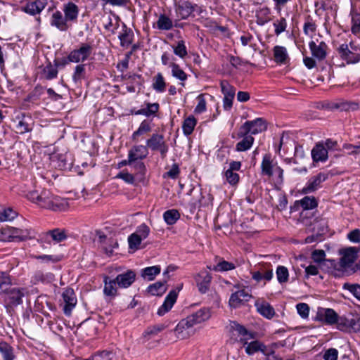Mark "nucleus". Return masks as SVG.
I'll return each mask as SVG.
<instances>
[{
	"label": "nucleus",
	"instance_id": "nucleus-54",
	"mask_svg": "<svg viewBox=\"0 0 360 360\" xmlns=\"http://www.w3.org/2000/svg\"><path fill=\"white\" fill-rule=\"evenodd\" d=\"M18 122L15 126L17 132L19 134H25L31 131V128L30 127L29 124L26 122L25 117L21 119L17 118Z\"/></svg>",
	"mask_w": 360,
	"mask_h": 360
},
{
	"label": "nucleus",
	"instance_id": "nucleus-38",
	"mask_svg": "<svg viewBox=\"0 0 360 360\" xmlns=\"http://www.w3.org/2000/svg\"><path fill=\"white\" fill-rule=\"evenodd\" d=\"M0 353L4 360H14L15 359L13 347L6 342H0Z\"/></svg>",
	"mask_w": 360,
	"mask_h": 360
},
{
	"label": "nucleus",
	"instance_id": "nucleus-28",
	"mask_svg": "<svg viewBox=\"0 0 360 360\" xmlns=\"http://www.w3.org/2000/svg\"><path fill=\"white\" fill-rule=\"evenodd\" d=\"M238 136L243 139L239 141L236 146L237 151H245L251 148L254 142V138L251 135H242L241 127H240Z\"/></svg>",
	"mask_w": 360,
	"mask_h": 360
},
{
	"label": "nucleus",
	"instance_id": "nucleus-1",
	"mask_svg": "<svg viewBox=\"0 0 360 360\" xmlns=\"http://www.w3.org/2000/svg\"><path fill=\"white\" fill-rule=\"evenodd\" d=\"M27 196L30 200L37 204L39 207L53 211L65 210L68 207V202L65 199L54 195L46 189L31 191Z\"/></svg>",
	"mask_w": 360,
	"mask_h": 360
},
{
	"label": "nucleus",
	"instance_id": "nucleus-21",
	"mask_svg": "<svg viewBox=\"0 0 360 360\" xmlns=\"http://www.w3.org/2000/svg\"><path fill=\"white\" fill-rule=\"evenodd\" d=\"M328 152L323 142L317 143L311 150V158L314 162H324L328 160Z\"/></svg>",
	"mask_w": 360,
	"mask_h": 360
},
{
	"label": "nucleus",
	"instance_id": "nucleus-45",
	"mask_svg": "<svg viewBox=\"0 0 360 360\" xmlns=\"http://www.w3.org/2000/svg\"><path fill=\"white\" fill-rule=\"evenodd\" d=\"M276 277L280 283L288 282L289 277V272L288 269L284 266H278L276 269Z\"/></svg>",
	"mask_w": 360,
	"mask_h": 360
},
{
	"label": "nucleus",
	"instance_id": "nucleus-7",
	"mask_svg": "<svg viewBox=\"0 0 360 360\" xmlns=\"http://www.w3.org/2000/svg\"><path fill=\"white\" fill-rule=\"evenodd\" d=\"M220 86L224 94L223 108L225 110H230L233 106V100L236 94V88L226 80L220 82Z\"/></svg>",
	"mask_w": 360,
	"mask_h": 360
},
{
	"label": "nucleus",
	"instance_id": "nucleus-8",
	"mask_svg": "<svg viewBox=\"0 0 360 360\" xmlns=\"http://www.w3.org/2000/svg\"><path fill=\"white\" fill-rule=\"evenodd\" d=\"M230 332L232 333L234 335H237L238 336H240V342L245 346L247 344V341L250 339L255 338V333L247 330V328L238 323L237 321H230Z\"/></svg>",
	"mask_w": 360,
	"mask_h": 360
},
{
	"label": "nucleus",
	"instance_id": "nucleus-50",
	"mask_svg": "<svg viewBox=\"0 0 360 360\" xmlns=\"http://www.w3.org/2000/svg\"><path fill=\"white\" fill-rule=\"evenodd\" d=\"M142 240H143L139 236H138L137 233H133L128 238L129 249L133 250H138Z\"/></svg>",
	"mask_w": 360,
	"mask_h": 360
},
{
	"label": "nucleus",
	"instance_id": "nucleus-5",
	"mask_svg": "<svg viewBox=\"0 0 360 360\" xmlns=\"http://www.w3.org/2000/svg\"><path fill=\"white\" fill-rule=\"evenodd\" d=\"M360 248L349 247L344 248L340 251L342 255L340 259V265L343 269H350L355 264V261L358 259V253Z\"/></svg>",
	"mask_w": 360,
	"mask_h": 360
},
{
	"label": "nucleus",
	"instance_id": "nucleus-42",
	"mask_svg": "<svg viewBox=\"0 0 360 360\" xmlns=\"http://www.w3.org/2000/svg\"><path fill=\"white\" fill-rule=\"evenodd\" d=\"M133 37L134 34L130 30L124 29L123 32L119 35L121 46L128 47L132 42Z\"/></svg>",
	"mask_w": 360,
	"mask_h": 360
},
{
	"label": "nucleus",
	"instance_id": "nucleus-27",
	"mask_svg": "<svg viewBox=\"0 0 360 360\" xmlns=\"http://www.w3.org/2000/svg\"><path fill=\"white\" fill-rule=\"evenodd\" d=\"M104 288L103 293L105 295L108 297H115L117 294V290L116 288V285H117V281L115 279H110L108 276L104 277Z\"/></svg>",
	"mask_w": 360,
	"mask_h": 360
},
{
	"label": "nucleus",
	"instance_id": "nucleus-14",
	"mask_svg": "<svg viewBox=\"0 0 360 360\" xmlns=\"http://www.w3.org/2000/svg\"><path fill=\"white\" fill-rule=\"evenodd\" d=\"M200 7L198 4H193L190 1H181L176 6V12L182 19H187L195 11H197Z\"/></svg>",
	"mask_w": 360,
	"mask_h": 360
},
{
	"label": "nucleus",
	"instance_id": "nucleus-60",
	"mask_svg": "<svg viewBox=\"0 0 360 360\" xmlns=\"http://www.w3.org/2000/svg\"><path fill=\"white\" fill-rule=\"evenodd\" d=\"M352 33L354 34H358L360 33V13H356L352 16Z\"/></svg>",
	"mask_w": 360,
	"mask_h": 360
},
{
	"label": "nucleus",
	"instance_id": "nucleus-46",
	"mask_svg": "<svg viewBox=\"0 0 360 360\" xmlns=\"http://www.w3.org/2000/svg\"><path fill=\"white\" fill-rule=\"evenodd\" d=\"M158 112V103H148L146 108H143L136 112V115H144L147 117L155 115Z\"/></svg>",
	"mask_w": 360,
	"mask_h": 360
},
{
	"label": "nucleus",
	"instance_id": "nucleus-10",
	"mask_svg": "<svg viewBox=\"0 0 360 360\" xmlns=\"http://www.w3.org/2000/svg\"><path fill=\"white\" fill-rule=\"evenodd\" d=\"M63 312L66 316H70L72 309L75 307L77 300L72 288L65 289L62 293Z\"/></svg>",
	"mask_w": 360,
	"mask_h": 360
},
{
	"label": "nucleus",
	"instance_id": "nucleus-24",
	"mask_svg": "<svg viewBox=\"0 0 360 360\" xmlns=\"http://www.w3.org/2000/svg\"><path fill=\"white\" fill-rule=\"evenodd\" d=\"M210 316L211 314L209 309L202 308L196 312L188 316L187 318L191 321V323L194 326L209 319Z\"/></svg>",
	"mask_w": 360,
	"mask_h": 360
},
{
	"label": "nucleus",
	"instance_id": "nucleus-4",
	"mask_svg": "<svg viewBox=\"0 0 360 360\" xmlns=\"http://www.w3.org/2000/svg\"><path fill=\"white\" fill-rule=\"evenodd\" d=\"M93 52V47L87 43L82 44L79 48L70 52L68 56L69 62L78 63L89 59Z\"/></svg>",
	"mask_w": 360,
	"mask_h": 360
},
{
	"label": "nucleus",
	"instance_id": "nucleus-52",
	"mask_svg": "<svg viewBox=\"0 0 360 360\" xmlns=\"http://www.w3.org/2000/svg\"><path fill=\"white\" fill-rule=\"evenodd\" d=\"M172 76L179 79L181 81H184L187 79V75L185 72L181 70L177 64L172 63Z\"/></svg>",
	"mask_w": 360,
	"mask_h": 360
},
{
	"label": "nucleus",
	"instance_id": "nucleus-51",
	"mask_svg": "<svg viewBox=\"0 0 360 360\" xmlns=\"http://www.w3.org/2000/svg\"><path fill=\"white\" fill-rule=\"evenodd\" d=\"M150 129H151V127H150V122L147 120L143 121L141 123L139 129L136 131L134 132V134L132 135L133 139L135 140L138 136L141 135L148 131H150Z\"/></svg>",
	"mask_w": 360,
	"mask_h": 360
},
{
	"label": "nucleus",
	"instance_id": "nucleus-43",
	"mask_svg": "<svg viewBox=\"0 0 360 360\" xmlns=\"http://www.w3.org/2000/svg\"><path fill=\"white\" fill-rule=\"evenodd\" d=\"M85 65L84 64L77 65L72 75V80L75 83H78L85 77Z\"/></svg>",
	"mask_w": 360,
	"mask_h": 360
},
{
	"label": "nucleus",
	"instance_id": "nucleus-39",
	"mask_svg": "<svg viewBox=\"0 0 360 360\" xmlns=\"http://www.w3.org/2000/svg\"><path fill=\"white\" fill-rule=\"evenodd\" d=\"M46 239L51 237L52 240L56 243H60L66 239L67 235L65 230L60 229H55L49 231L46 233Z\"/></svg>",
	"mask_w": 360,
	"mask_h": 360
},
{
	"label": "nucleus",
	"instance_id": "nucleus-9",
	"mask_svg": "<svg viewBox=\"0 0 360 360\" xmlns=\"http://www.w3.org/2000/svg\"><path fill=\"white\" fill-rule=\"evenodd\" d=\"M187 317L179 321L174 332L170 330L171 335H176L179 338L186 339L194 333L193 326Z\"/></svg>",
	"mask_w": 360,
	"mask_h": 360
},
{
	"label": "nucleus",
	"instance_id": "nucleus-30",
	"mask_svg": "<svg viewBox=\"0 0 360 360\" xmlns=\"http://www.w3.org/2000/svg\"><path fill=\"white\" fill-rule=\"evenodd\" d=\"M274 60L277 63L285 64L289 60L287 50L284 46H276L274 47Z\"/></svg>",
	"mask_w": 360,
	"mask_h": 360
},
{
	"label": "nucleus",
	"instance_id": "nucleus-33",
	"mask_svg": "<svg viewBox=\"0 0 360 360\" xmlns=\"http://www.w3.org/2000/svg\"><path fill=\"white\" fill-rule=\"evenodd\" d=\"M215 261L217 262V267L214 268V271L223 272L233 270L236 268V265L233 262L224 260L222 257L217 256Z\"/></svg>",
	"mask_w": 360,
	"mask_h": 360
},
{
	"label": "nucleus",
	"instance_id": "nucleus-44",
	"mask_svg": "<svg viewBox=\"0 0 360 360\" xmlns=\"http://www.w3.org/2000/svg\"><path fill=\"white\" fill-rule=\"evenodd\" d=\"M344 290H348L352 295L360 301V285L358 283H345L342 285Z\"/></svg>",
	"mask_w": 360,
	"mask_h": 360
},
{
	"label": "nucleus",
	"instance_id": "nucleus-48",
	"mask_svg": "<svg viewBox=\"0 0 360 360\" xmlns=\"http://www.w3.org/2000/svg\"><path fill=\"white\" fill-rule=\"evenodd\" d=\"M17 212L11 208H6L0 212V221H7L14 219Z\"/></svg>",
	"mask_w": 360,
	"mask_h": 360
},
{
	"label": "nucleus",
	"instance_id": "nucleus-55",
	"mask_svg": "<svg viewBox=\"0 0 360 360\" xmlns=\"http://www.w3.org/2000/svg\"><path fill=\"white\" fill-rule=\"evenodd\" d=\"M172 21L165 15H159V30H168L172 27Z\"/></svg>",
	"mask_w": 360,
	"mask_h": 360
},
{
	"label": "nucleus",
	"instance_id": "nucleus-2",
	"mask_svg": "<svg viewBox=\"0 0 360 360\" xmlns=\"http://www.w3.org/2000/svg\"><path fill=\"white\" fill-rule=\"evenodd\" d=\"M4 240L8 241L20 242L34 237V232L30 229H18L13 226H6L1 229Z\"/></svg>",
	"mask_w": 360,
	"mask_h": 360
},
{
	"label": "nucleus",
	"instance_id": "nucleus-16",
	"mask_svg": "<svg viewBox=\"0 0 360 360\" xmlns=\"http://www.w3.org/2000/svg\"><path fill=\"white\" fill-rule=\"evenodd\" d=\"M50 25L52 27H56L61 32H65L70 27V25L67 20L65 19V16L63 13L59 11H55L51 15Z\"/></svg>",
	"mask_w": 360,
	"mask_h": 360
},
{
	"label": "nucleus",
	"instance_id": "nucleus-29",
	"mask_svg": "<svg viewBox=\"0 0 360 360\" xmlns=\"http://www.w3.org/2000/svg\"><path fill=\"white\" fill-rule=\"evenodd\" d=\"M250 295L245 290H238L231 294L229 303L231 306L236 307L240 304L243 301H248Z\"/></svg>",
	"mask_w": 360,
	"mask_h": 360
},
{
	"label": "nucleus",
	"instance_id": "nucleus-18",
	"mask_svg": "<svg viewBox=\"0 0 360 360\" xmlns=\"http://www.w3.org/2000/svg\"><path fill=\"white\" fill-rule=\"evenodd\" d=\"M309 47L312 56L319 60H323L327 55L328 46L324 41L316 44L314 41L309 43Z\"/></svg>",
	"mask_w": 360,
	"mask_h": 360
},
{
	"label": "nucleus",
	"instance_id": "nucleus-49",
	"mask_svg": "<svg viewBox=\"0 0 360 360\" xmlns=\"http://www.w3.org/2000/svg\"><path fill=\"white\" fill-rule=\"evenodd\" d=\"M273 25L275 28L274 33L276 35H279L284 31H285V29L287 27V21L285 18L282 17L280 19L276 20Z\"/></svg>",
	"mask_w": 360,
	"mask_h": 360
},
{
	"label": "nucleus",
	"instance_id": "nucleus-34",
	"mask_svg": "<svg viewBox=\"0 0 360 360\" xmlns=\"http://www.w3.org/2000/svg\"><path fill=\"white\" fill-rule=\"evenodd\" d=\"M197 124V120L193 115H190L184 120L182 124V129L184 135H191Z\"/></svg>",
	"mask_w": 360,
	"mask_h": 360
},
{
	"label": "nucleus",
	"instance_id": "nucleus-25",
	"mask_svg": "<svg viewBox=\"0 0 360 360\" xmlns=\"http://www.w3.org/2000/svg\"><path fill=\"white\" fill-rule=\"evenodd\" d=\"M257 311L264 317L271 319L275 315V310L274 307L267 302L262 301L261 302H257L255 303Z\"/></svg>",
	"mask_w": 360,
	"mask_h": 360
},
{
	"label": "nucleus",
	"instance_id": "nucleus-64",
	"mask_svg": "<svg viewBox=\"0 0 360 360\" xmlns=\"http://www.w3.org/2000/svg\"><path fill=\"white\" fill-rule=\"evenodd\" d=\"M44 72L45 75V77L47 79H52L56 78L58 75V70L56 68L52 66L51 65L46 66L44 70Z\"/></svg>",
	"mask_w": 360,
	"mask_h": 360
},
{
	"label": "nucleus",
	"instance_id": "nucleus-17",
	"mask_svg": "<svg viewBox=\"0 0 360 360\" xmlns=\"http://www.w3.org/2000/svg\"><path fill=\"white\" fill-rule=\"evenodd\" d=\"M252 278L257 282H259L262 280H266L269 281L273 277V269L271 267L270 264H262L259 270L252 273Z\"/></svg>",
	"mask_w": 360,
	"mask_h": 360
},
{
	"label": "nucleus",
	"instance_id": "nucleus-41",
	"mask_svg": "<svg viewBox=\"0 0 360 360\" xmlns=\"http://www.w3.org/2000/svg\"><path fill=\"white\" fill-rule=\"evenodd\" d=\"M141 275L146 281H153L158 276V266H148L143 269Z\"/></svg>",
	"mask_w": 360,
	"mask_h": 360
},
{
	"label": "nucleus",
	"instance_id": "nucleus-40",
	"mask_svg": "<svg viewBox=\"0 0 360 360\" xmlns=\"http://www.w3.org/2000/svg\"><path fill=\"white\" fill-rule=\"evenodd\" d=\"M337 328L344 332H351L352 328V318L348 319L345 316L338 317V321L335 323Z\"/></svg>",
	"mask_w": 360,
	"mask_h": 360
},
{
	"label": "nucleus",
	"instance_id": "nucleus-35",
	"mask_svg": "<svg viewBox=\"0 0 360 360\" xmlns=\"http://www.w3.org/2000/svg\"><path fill=\"white\" fill-rule=\"evenodd\" d=\"M180 217L179 212L175 209L168 210L163 214V219L168 225L174 224L179 219Z\"/></svg>",
	"mask_w": 360,
	"mask_h": 360
},
{
	"label": "nucleus",
	"instance_id": "nucleus-11",
	"mask_svg": "<svg viewBox=\"0 0 360 360\" xmlns=\"http://www.w3.org/2000/svg\"><path fill=\"white\" fill-rule=\"evenodd\" d=\"M338 314L330 308H319L315 320L326 325L333 326L338 321Z\"/></svg>",
	"mask_w": 360,
	"mask_h": 360
},
{
	"label": "nucleus",
	"instance_id": "nucleus-15",
	"mask_svg": "<svg viewBox=\"0 0 360 360\" xmlns=\"http://www.w3.org/2000/svg\"><path fill=\"white\" fill-rule=\"evenodd\" d=\"M302 210L300 212L302 219H310L313 214L308 216V211L316 209L318 207V200L314 196H304L299 200Z\"/></svg>",
	"mask_w": 360,
	"mask_h": 360
},
{
	"label": "nucleus",
	"instance_id": "nucleus-37",
	"mask_svg": "<svg viewBox=\"0 0 360 360\" xmlns=\"http://www.w3.org/2000/svg\"><path fill=\"white\" fill-rule=\"evenodd\" d=\"M126 79L125 85L127 91L135 92L136 86L140 84L141 77L136 75H129L127 77V75L124 77Z\"/></svg>",
	"mask_w": 360,
	"mask_h": 360
},
{
	"label": "nucleus",
	"instance_id": "nucleus-12",
	"mask_svg": "<svg viewBox=\"0 0 360 360\" xmlns=\"http://www.w3.org/2000/svg\"><path fill=\"white\" fill-rule=\"evenodd\" d=\"M194 279L201 294L208 292L212 279L211 274L205 271H200L195 276Z\"/></svg>",
	"mask_w": 360,
	"mask_h": 360
},
{
	"label": "nucleus",
	"instance_id": "nucleus-22",
	"mask_svg": "<svg viewBox=\"0 0 360 360\" xmlns=\"http://www.w3.org/2000/svg\"><path fill=\"white\" fill-rule=\"evenodd\" d=\"M135 278V272L132 270H127L123 274H118L115 278V280L120 288H127L134 282Z\"/></svg>",
	"mask_w": 360,
	"mask_h": 360
},
{
	"label": "nucleus",
	"instance_id": "nucleus-3",
	"mask_svg": "<svg viewBox=\"0 0 360 360\" xmlns=\"http://www.w3.org/2000/svg\"><path fill=\"white\" fill-rule=\"evenodd\" d=\"M338 52L341 59L347 64H355L360 61V48L353 42L341 44L338 48Z\"/></svg>",
	"mask_w": 360,
	"mask_h": 360
},
{
	"label": "nucleus",
	"instance_id": "nucleus-20",
	"mask_svg": "<svg viewBox=\"0 0 360 360\" xmlns=\"http://www.w3.org/2000/svg\"><path fill=\"white\" fill-rule=\"evenodd\" d=\"M47 5V0H35L28 2L22 11L32 15L40 13Z\"/></svg>",
	"mask_w": 360,
	"mask_h": 360
},
{
	"label": "nucleus",
	"instance_id": "nucleus-31",
	"mask_svg": "<svg viewBox=\"0 0 360 360\" xmlns=\"http://www.w3.org/2000/svg\"><path fill=\"white\" fill-rule=\"evenodd\" d=\"M273 162L269 154H265L262 158L261 169L262 174L271 177L273 175Z\"/></svg>",
	"mask_w": 360,
	"mask_h": 360
},
{
	"label": "nucleus",
	"instance_id": "nucleus-57",
	"mask_svg": "<svg viewBox=\"0 0 360 360\" xmlns=\"http://www.w3.org/2000/svg\"><path fill=\"white\" fill-rule=\"evenodd\" d=\"M311 257L315 263L321 264L326 261V252L323 250H315L311 252Z\"/></svg>",
	"mask_w": 360,
	"mask_h": 360
},
{
	"label": "nucleus",
	"instance_id": "nucleus-56",
	"mask_svg": "<svg viewBox=\"0 0 360 360\" xmlns=\"http://www.w3.org/2000/svg\"><path fill=\"white\" fill-rule=\"evenodd\" d=\"M179 167L177 164L174 163L169 171L163 174L162 177L164 179L170 178L172 179H176L179 177Z\"/></svg>",
	"mask_w": 360,
	"mask_h": 360
},
{
	"label": "nucleus",
	"instance_id": "nucleus-36",
	"mask_svg": "<svg viewBox=\"0 0 360 360\" xmlns=\"http://www.w3.org/2000/svg\"><path fill=\"white\" fill-rule=\"evenodd\" d=\"M312 226L313 231H316L321 237L328 231V222L325 219H316Z\"/></svg>",
	"mask_w": 360,
	"mask_h": 360
},
{
	"label": "nucleus",
	"instance_id": "nucleus-32",
	"mask_svg": "<svg viewBox=\"0 0 360 360\" xmlns=\"http://www.w3.org/2000/svg\"><path fill=\"white\" fill-rule=\"evenodd\" d=\"M359 104L356 102H351L347 101H339L336 103H333L330 108L333 109H338L341 111H347L349 110H356Z\"/></svg>",
	"mask_w": 360,
	"mask_h": 360
},
{
	"label": "nucleus",
	"instance_id": "nucleus-63",
	"mask_svg": "<svg viewBox=\"0 0 360 360\" xmlns=\"http://www.w3.org/2000/svg\"><path fill=\"white\" fill-rule=\"evenodd\" d=\"M296 308L297 313L302 318L306 319L309 316V307L307 304L299 303L296 305Z\"/></svg>",
	"mask_w": 360,
	"mask_h": 360
},
{
	"label": "nucleus",
	"instance_id": "nucleus-62",
	"mask_svg": "<svg viewBox=\"0 0 360 360\" xmlns=\"http://www.w3.org/2000/svg\"><path fill=\"white\" fill-rule=\"evenodd\" d=\"M198 105L195 108V113H202L206 110V101L204 98V94H200L198 97Z\"/></svg>",
	"mask_w": 360,
	"mask_h": 360
},
{
	"label": "nucleus",
	"instance_id": "nucleus-47",
	"mask_svg": "<svg viewBox=\"0 0 360 360\" xmlns=\"http://www.w3.org/2000/svg\"><path fill=\"white\" fill-rule=\"evenodd\" d=\"M245 345V352L248 355H253L256 352H258L259 350L261 349L260 346H262V342L259 340H254L250 342L247 341Z\"/></svg>",
	"mask_w": 360,
	"mask_h": 360
},
{
	"label": "nucleus",
	"instance_id": "nucleus-26",
	"mask_svg": "<svg viewBox=\"0 0 360 360\" xmlns=\"http://www.w3.org/2000/svg\"><path fill=\"white\" fill-rule=\"evenodd\" d=\"M148 155L146 146L139 145L134 146L128 153L129 158L135 162L136 160L144 159Z\"/></svg>",
	"mask_w": 360,
	"mask_h": 360
},
{
	"label": "nucleus",
	"instance_id": "nucleus-19",
	"mask_svg": "<svg viewBox=\"0 0 360 360\" xmlns=\"http://www.w3.org/2000/svg\"><path fill=\"white\" fill-rule=\"evenodd\" d=\"M63 11L65 19L68 22H75L77 20L79 9L77 5L73 2L69 1L63 5Z\"/></svg>",
	"mask_w": 360,
	"mask_h": 360
},
{
	"label": "nucleus",
	"instance_id": "nucleus-59",
	"mask_svg": "<svg viewBox=\"0 0 360 360\" xmlns=\"http://www.w3.org/2000/svg\"><path fill=\"white\" fill-rule=\"evenodd\" d=\"M316 30V25L313 21L310 15L307 16V20L304 22L303 31L305 34H309V32L314 33Z\"/></svg>",
	"mask_w": 360,
	"mask_h": 360
},
{
	"label": "nucleus",
	"instance_id": "nucleus-58",
	"mask_svg": "<svg viewBox=\"0 0 360 360\" xmlns=\"http://www.w3.org/2000/svg\"><path fill=\"white\" fill-rule=\"evenodd\" d=\"M174 52L181 58L187 56V50L184 41L181 40L178 41L176 46L174 48Z\"/></svg>",
	"mask_w": 360,
	"mask_h": 360
},
{
	"label": "nucleus",
	"instance_id": "nucleus-53",
	"mask_svg": "<svg viewBox=\"0 0 360 360\" xmlns=\"http://www.w3.org/2000/svg\"><path fill=\"white\" fill-rule=\"evenodd\" d=\"M224 176L226 178V180L229 184H230L232 186L236 185L240 179L238 174L234 172L233 171L227 169L224 172Z\"/></svg>",
	"mask_w": 360,
	"mask_h": 360
},
{
	"label": "nucleus",
	"instance_id": "nucleus-23",
	"mask_svg": "<svg viewBox=\"0 0 360 360\" xmlns=\"http://www.w3.org/2000/svg\"><path fill=\"white\" fill-rule=\"evenodd\" d=\"M178 297V292L172 290L166 296L163 304L159 307V316H163L172 308Z\"/></svg>",
	"mask_w": 360,
	"mask_h": 360
},
{
	"label": "nucleus",
	"instance_id": "nucleus-13",
	"mask_svg": "<svg viewBox=\"0 0 360 360\" xmlns=\"http://www.w3.org/2000/svg\"><path fill=\"white\" fill-rule=\"evenodd\" d=\"M328 179V174L320 172L318 174L311 176L306 186L302 189V193L304 194L310 193L316 191L322 182Z\"/></svg>",
	"mask_w": 360,
	"mask_h": 360
},
{
	"label": "nucleus",
	"instance_id": "nucleus-6",
	"mask_svg": "<svg viewBox=\"0 0 360 360\" xmlns=\"http://www.w3.org/2000/svg\"><path fill=\"white\" fill-rule=\"evenodd\" d=\"M240 127L242 135L257 134L266 130L267 123L264 119L259 117L254 120L246 121Z\"/></svg>",
	"mask_w": 360,
	"mask_h": 360
},
{
	"label": "nucleus",
	"instance_id": "nucleus-61",
	"mask_svg": "<svg viewBox=\"0 0 360 360\" xmlns=\"http://www.w3.org/2000/svg\"><path fill=\"white\" fill-rule=\"evenodd\" d=\"M339 352L335 348L326 349L323 354L324 360H338Z\"/></svg>",
	"mask_w": 360,
	"mask_h": 360
}]
</instances>
